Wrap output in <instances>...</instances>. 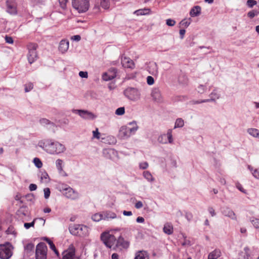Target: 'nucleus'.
I'll use <instances>...</instances> for the list:
<instances>
[{"label":"nucleus","mask_w":259,"mask_h":259,"mask_svg":"<svg viewBox=\"0 0 259 259\" xmlns=\"http://www.w3.org/2000/svg\"><path fill=\"white\" fill-rule=\"evenodd\" d=\"M37 146L50 155H61L66 151L63 143L53 139H44L38 141Z\"/></svg>","instance_id":"f257e3e1"},{"label":"nucleus","mask_w":259,"mask_h":259,"mask_svg":"<svg viewBox=\"0 0 259 259\" xmlns=\"http://www.w3.org/2000/svg\"><path fill=\"white\" fill-rule=\"evenodd\" d=\"M139 126L136 121H132L122 126L119 131V136L122 139H127L136 134Z\"/></svg>","instance_id":"f03ea898"},{"label":"nucleus","mask_w":259,"mask_h":259,"mask_svg":"<svg viewBox=\"0 0 259 259\" xmlns=\"http://www.w3.org/2000/svg\"><path fill=\"white\" fill-rule=\"evenodd\" d=\"M117 230H110L102 233L101 235V239L104 244L108 248L115 246L117 243V240L114 236V233Z\"/></svg>","instance_id":"7ed1b4c3"},{"label":"nucleus","mask_w":259,"mask_h":259,"mask_svg":"<svg viewBox=\"0 0 259 259\" xmlns=\"http://www.w3.org/2000/svg\"><path fill=\"white\" fill-rule=\"evenodd\" d=\"M69 231L73 235L84 237L89 235V228L80 224H73L70 226Z\"/></svg>","instance_id":"20e7f679"},{"label":"nucleus","mask_w":259,"mask_h":259,"mask_svg":"<svg viewBox=\"0 0 259 259\" xmlns=\"http://www.w3.org/2000/svg\"><path fill=\"white\" fill-rule=\"evenodd\" d=\"M59 190L68 199L75 200L79 198L78 193L67 185L61 184L59 186Z\"/></svg>","instance_id":"39448f33"},{"label":"nucleus","mask_w":259,"mask_h":259,"mask_svg":"<svg viewBox=\"0 0 259 259\" xmlns=\"http://www.w3.org/2000/svg\"><path fill=\"white\" fill-rule=\"evenodd\" d=\"M123 94L127 99L133 102L140 100L141 97L140 90L136 88H127L123 91Z\"/></svg>","instance_id":"423d86ee"},{"label":"nucleus","mask_w":259,"mask_h":259,"mask_svg":"<svg viewBox=\"0 0 259 259\" xmlns=\"http://www.w3.org/2000/svg\"><path fill=\"white\" fill-rule=\"evenodd\" d=\"M73 8L79 13L87 12L90 8V0H72Z\"/></svg>","instance_id":"0eeeda50"},{"label":"nucleus","mask_w":259,"mask_h":259,"mask_svg":"<svg viewBox=\"0 0 259 259\" xmlns=\"http://www.w3.org/2000/svg\"><path fill=\"white\" fill-rule=\"evenodd\" d=\"M13 246L9 242L0 244V258H10L13 255Z\"/></svg>","instance_id":"6e6552de"},{"label":"nucleus","mask_w":259,"mask_h":259,"mask_svg":"<svg viewBox=\"0 0 259 259\" xmlns=\"http://www.w3.org/2000/svg\"><path fill=\"white\" fill-rule=\"evenodd\" d=\"M221 91L218 88H214L209 95V99L197 100L194 102V104H201L203 103L215 102L221 98Z\"/></svg>","instance_id":"1a4fd4ad"},{"label":"nucleus","mask_w":259,"mask_h":259,"mask_svg":"<svg viewBox=\"0 0 259 259\" xmlns=\"http://www.w3.org/2000/svg\"><path fill=\"white\" fill-rule=\"evenodd\" d=\"M159 143L162 144H173L172 129H168L166 133L161 134L157 139Z\"/></svg>","instance_id":"9d476101"},{"label":"nucleus","mask_w":259,"mask_h":259,"mask_svg":"<svg viewBox=\"0 0 259 259\" xmlns=\"http://www.w3.org/2000/svg\"><path fill=\"white\" fill-rule=\"evenodd\" d=\"M47 247L45 243H38L36 247V259H46Z\"/></svg>","instance_id":"9b49d317"},{"label":"nucleus","mask_w":259,"mask_h":259,"mask_svg":"<svg viewBox=\"0 0 259 259\" xmlns=\"http://www.w3.org/2000/svg\"><path fill=\"white\" fill-rule=\"evenodd\" d=\"M72 112L86 120H93L97 117L94 113L87 110L73 109Z\"/></svg>","instance_id":"f8f14e48"},{"label":"nucleus","mask_w":259,"mask_h":259,"mask_svg":"<svg viewBox=\"0 0 259 259\" xmlns=\"http://www.w3.org/2000/svg\"><path fill=\"white\" fill-rule=\"evenodd\" d=\"M37 45L35 44H30L28 46V53L27 55V58L30 64H32L37 59Z\"/></svg>","instance_id":"ddd939ff"},{"label":"nucleus","mask_w":259,"mask_h":259,"mask_svg":"<svg viewBox=\"0 0 259 259\" xmlns=\"http://www.w3.org/2000/svg\"><path fill=\"white\" fill-rule=\"evenodd\" d=\"M150 95L154 102L162 103L164 102V97L159 88H153L151 91Z\"/></svg>","instance_id":"4468645a"},{"label":"nucleus","mask_w":259,"mask_h":259,"mask_svg":"<svg viewBox=\"0 0 259 259\" xmlns=\"http://www.w3.org/2000/svg\"><path fill=\"white\" fill-rule=\"evenodd\" d=\"M55 166L60 177L65 178L68 176V174L64 170L65 163L63 160L60 158L57 159L55 161Z\"/></svg>","instance_id":"2eb2a0df"},{"label":"nucleus","mask_w":259,"mask_h":259,"mask_svg":"<svg viewBox=\"0 0 259 259\" xmlns=\"http://www.w3.org/2000/svg\"><path fill=\"white\" fill-rule=\"evenodd\" d=\"M103 156L107 159L112 160L118 159V153L115 150L111 148H105L103 150Z\"/></svg>","instance_id":"dca6fc26"},{"label":"nucleus","mask_w":259,"mask_h":259,"mask_svg":"<svg viewBox=\"0 0 259 259\" xmlns=\"http://www.w3.org/2000/svg\"><path fill=\"white\" fill-rule=\"evenodd\" d=\"M75 255V249L73 245H70L68 248L62 253V259H74Z\"/></svg>","instance_id":"f3484780"},{"label":"nucleus","mask_w":259,"mask_h":259,"mask_svg":"<svg viewBox=\"0 0 259 259\" xmlns=\"http://www.w3.org/2000/svg\"><path fill=\"white\" fill-rule=\"evenodd\" d=\"M116 69L113 68H110L107 72L102 74V79L104 81H107L113 79L116 76Z\"/></svg>","instance_id":"a211bd4d"},{"label":"nucleus","mask_w":259,"mask_h":259,"mask_svg":"<svg viewBox=\"0 0 259 259\" xmlns=\"http://www.w3.org/2000/svg\"><path fill=\"white\" fill-rule=\"evenodd\" d=\"M222 213L224 216L228 217L232 220H237V217L236 215V214L233 211V210L229 207H223L222 210Z\"/></svg>","instance_id":"6ab92c4d"},{"label":"nucleus","mask_w":259,"mask_h":259,"mask_svg":"<svg viewBox=\"0 0 259 259\" xmlns=\"http://www.w3.org/2000/svg\"><path fill=\"white\" fill-rule=\"evenodd\" d=\"M121 63L123 67L125 68H133L135 66L133 61L126 57H122L121 58Z\"/></svg>","instance_id":"aec40b11"},{"label":"nucleus","mask_w":259,"mask_h":259,"mask_svg":"<svg viewBox=\"0 0 259 259\" xmlns=\"http://www.w3.org/2000/svg\"><path fill=\"white\" fill-rule=\"evenodd\" d=\"M69 41L66 39L62 40L59 46V50L62 53H65L67 51L69 48Z\"/></svg>","instance_id":"412c9836"},{"label":"nucleus","mask_w":259,"mask_h":259,"mask_svg":"<svg viewBox=\"0 0 259 259\" xmlns=\"http://www.w3.org/2000/svg\"><path fill=\"white\" fill-rule=\"evenodd\" d=\"M201 8L199 6L193 7L190 11V15L192 17L198 16L201 14Z\"/></svg>","instance_id":"4be33fe9"},{"label":"nucleus","mask_w":259,"mask_h":259,"mask_svg":"<svg viewBox=\"0 0 259 259\" xmlns=\"http://www.w3.org/2000/svg\"><path fill=\"white\" fill-rule=\"evenodd\" d=\"M148 71L149 73L152 75H156L158 74V67L155 63H150L148 67Z\"/></svg>","instance_id":"5701e85b"},{"label":"nucleus","mask_w":259,"mask_h":259,"mask_svg":"<svg viewBox=\"0 0 259 259\" xmlns=\"http://www.w3.org/2000/svg\"><path fill=\"white\" fill-rule=\"evenodd\" d=\"M103 220H109V219H114L116 218V214L110 211H106L103 212Z\"/></svg>","instance_id":"b1692460"},{"label":"nucleus","mask_w":259,"mask_h":259,"mask_svg":"<svg viewBox=\"0 0 259 259\" xmlns=\"http://www.w3.org/2000/svg\"><path fill=\"white\" fill-rule=\"evenodd\" d=\"M28 212L26 207L20 208L17 211V215L21 219H23L24 217L27 215Z\"/></svg>","instance_id":"393cba45"},{"label":"nucleus","mask_w":259,"mask_h":259,"mask_svg":"<svg viewBox=\"0 0 259 259\" xmlns=\"http://www.w3.org/2000/svg\"><path fill=\"white\" fill-rule=\"evenodd\" d=\"M196 92L199 94H203L207 92V87L206 84H199L196 88Z\"/></svg>","instance_id":"a878e982"},{"label":"nucleus","mask_w":259,"mask_h":259,"mask_svg":"<svg viewBox=\"0 0 259 259\" xmlns=\"http://www.w3.org/2000/svg\"><path fill=\"white\" fill-rule=\"evenodd\" d=\"M143 176L149 182L153 183L155 181L154 178L149 171H144L143 172Z\"/></svg>","instance_id":"bb28decb"},{"label":"nucleus","mask_w":259,"mask_h":259,"mask_svg":"<svg viewBox=\"0 0 259 259\" xmlns=\"http://www.w3.org/2000/svg\"><path fill=\"white\" fill-rule=\"evenodd\" d=\"M150 9L148 8H144L135 11L134 12V14L136 15L137 16H142L148 15L150 13Z\"/></svg>","instance_id":"cd10ccee"},{"label":"nucleus","mask_w":259,"mask_h":259,"mask_svg":"<svg viewBox=\"0 0 259 259\" xmlns=\"http://www.w3.org/2000/svg\"><path fill=\"white\" fill-rule=\"evenodd\" d=\"M247 133L251 136L258 138L259 136V130L254 128H249L247 130Z\"/></svg>","instance_id":"c85d7f7f"},{"label":"nucleus","mask_w":259,"mask_h":259,"mask_svg":"<svg viewBox=\"0 0 259 259\" xmlns=\"http://www.w3.org/2000/svg\"><path fill=\"white\" fill-rule=\"evenodd\" d=\"M221 256V251L219 250H214L210 252L208 256V259H217Z\"/></svg>","instance_id":"c756f323"},{"label":"nucleus","mask_w":259,"mask_h":259,"mask_svg":"<svg viewBox=\"0 0 259 259\" xmlns=\"http://www.w3.org/2000/svg\"><path fill=\"white\" fill-rule=\"evenodd\" d=\"M135 259H149V257L146 252L139 251L136 253Z\"/></svg>","instance_id":"7c9ffc66"},{"label":"nucleus","mask_w":259,"mask_h":259,"mask_svg":"<svg viewBox=\"0 0 259 259\" xmlns=\"http://www.w3.org/2000/svg\"><path fill=\"white\" fill-rule=\"evenodd\" d=\"M248 168L250 171L254 178L259 179V168L254 169L251 166L248 165Z\"/></svg>","instance_id":"2f4dec72"},{"label":"nucleus","mask_w":259,"mask_h":259,"mask_svg":"<svg viewBox=\"0 0 259 259\" xmlns=\"http://www.w3.org/2000/svg\"><path fill=\"white\" fill-rule=\"evenodd\" d=\"M163 230L165 233L170 235L173 232V227L171 224H166L164 225Z\"/></svg>","instance_id":"473e14b6"},{"label":"nucleus","mask_w":259,"mask_h":259,"mask_svg":"<svg viewBox=\"0 0 259 259\" xmlns=\"http://www.w3.org/2000/svg\"><path fill=\"white\" fill-rule=\"evenodd\" d=\"M117 245H122L124 248H127L129 246V243L128 241L124 240L123 238L121 237H120L117 241Z\"/></svg>","instance_id":"72a5a7b5"},{"label":"nucleus","mask_w":259,"mask_h":259,"mask_svg":"<svg viewBox=\"0 0 259 259\" xmlns=\"http://www.w3.org/2000/svg\"><path fill=\"white\" fill-rule=\"evenodd\" d=\"M92 220L94 222H99L101 220H103V213H96L92 215Z\"/></svg>","instance_id":"f704fd0d"},{"label":"nucleus","mask_w":259,"mask_h":259,"mask_svg":"<svg viewBox=\"0 0 259 259\" xmlns=\"http://www.w3.org/2000/svg\"><path fill=\"white\" fill-rule=\"evenodd\" d=\"M184 125V121L182 118H179L176 119L175 123L174 128H181Z\"/></svg>","instance_id":"c9c22d12"},{"label":"nucleus","mask_w":259,"mask_h":259,"mask_svg":"<svg viewBox=\"0 0 259 259\" xmlns=\"http://www.w3.org/2000/svg\"><path fill=\"white\" fill-rule=\"evenodd\" d=\"M111 0H101V6L104 9H108L110 5Z\"/></svg>","instance_id":"e433bc0d"},{"label":"nucleus","mask_w":259,"mask_h":259,"mask_svg":"<svg viewBox=\"0 0 259 259\" xmlns=\"http://www.w3.org/2000/svg\"><path fill=\"white\" fill-rule=\"evenodd\" d=\"M33 162L35 166L38 168H40L42 166V163L41 161L37 157H35L33 159Z\"/></svg>","instance_id":"4c0bfd02"},{"label":"nucleus","mask_w":259,"mask_h":259,"mask_svg":"<svg viewBox=\"0 0 259 259\" xmlns=\"http://www.w3.org/2000/svg\"><path fill=\"white\" fill-rule=\"evenodd\" d=\"M191 21V18L184 19L181 21L180 24L183 27H187L190 24Z\"/></svg>","instance_id":"58836bf2"},{"label":"nucleus","mask_w":259,"mask_h":259,"mask_svg":"<svg viewBox=\"0 0 259 259\" xmlns=\"http://www.w3.org/2000/svg\"><path fill=\"white\" fill-rule=\"evenodd\" d=\"M40 179L43 182L46 183L49 180V176L47 172L43 171L41 173Z\"/></svg>","instance_id":"ea45409f"},{"label":"nucleus","mask_w":259,"mask_h":259,"mask_svg":"<svg viewBox=\"0 0 259 259\" xmlns=\"http://www.w3.org/2000/svg\"><path fill=\"white\" fill-rule=\"evenodd\" d=\"M116 115L118 116L123 115L125 113V108L124 107L118 108L115 112Z\"/></svg>","instance_id":"a19ab883"},{"label":"nucleus","mask_w":259,"mask_h":259,"mask_svg":"<svg viewBox=\"0 0 259 259\" xmlns=\"http://www.w3.org/2000/svg\"><path fill=\"white\" fill-rule=\"evenodd\" d=\"M101 134L99 132L98 129L97 128L96 130L93 131V138L100 139L101 138Z\"/></svg>","instance_id":"79ce46f5"},{"label":"nucleus","mask_w":259,"mask_h":259,"mask_svg":"<svg viewBox=\"0 0 259 259\" xmlns=\"http://www.w3.org/2000/svg\"><path fill=\"white\" fill-rule=\"evenodd\" d=\"M49 245L50 246V248L54 251V252L55 253V254L57 255V256H59V252L58 251V250H57L56 247H55V245H54V244L53 243V242H49Z\"/></svg>","instance_id":"37998d69"},{"label":"nucleus","mask_w":259,"mask_h":259,"mask_svg":"<svg viewBox=\"0 0 259 259\" xmlns=\"http://www.w3.org/2000/svg\"><path fill=\"white\" fill-rule=\"evenodd\" d=\"M257 4L256 1L255 0H248L247 1L246 4L249 8H252Z\"/></svg>","instance_id":"c03bdc74"},{"label":"nucleus","mask_w":259,"mask_h":259,"mask_svg":"<svg viewBox=\"0 0 259 259\" xmlns=\"http://www.w3.org/2000/svg\"><path fill=\"white\" fill-rule=\"evenodd\" d=\"M35 220H34L31 223H24V226L25 227V228L26 229H29L30 227H33L34 226V223H35Z\"/></svg>","instance_id":"a18cd8bd"},{"label":"nucleus","mask_w":259,"mask_h":259,"mask_svg":"<svg viewBox=\"0 0 259 259\" xmlns=\"http://www.w3.org/2000/svg\"><path fill=\"white\" fill-rule=\"evenodd\" d=\"M34 248V245L32 243H28L25 246V250L28 252L32 251Z\"/></svg>","instance_id":"49530a36"},{"label":"nucleus","mask_w":259,"mask_h":259,"mask_svg":"<svg viewBox=\"0 0 259 259\" xmlns=\"http://www.w3.org/2000/svg\"><path fill=\"white\" fill-rule=\"evenodd\" d=\"M257 14H258V12L256 11L252 10V11H249L247 13V16L250 18H253L255 16H256L257 15Z\"/></svg>","instance_id":"de8ad7c7"},{"label":"nucleus","mask_w":259,"mask_h":259,"mask_svg":"<svg viewBox=\"0 0 259 259\" xmlns=\"http://www.w3.org/2000/svg\"><path fill=\"white\" fill-rule=\"evenodd\" d=\"M44 197L46 199L49 198L50 195V190L49 188H46L44 189Z\"/></svg>","instance_id":"09e8293b"},{"label":"nucleus","mask_w":259,"mask_h":259,"mask_svg":"<svg viewBox=\"0 0 259 259\" xmlns=\"http://www.w3.org/2000/svg\"><path fill=\"white\" fill-rule=\"evenodd\" d=\"M33 88V85L32 83H28L25 85V91L28 92L30 91Z\"/></svg>","instance_id":"8fccbe9b"},{"label":"nucleus","mask_w":259,"mask_h":259,"mask_svg":"<svg viewBox=\"0 0 259 259\" xmlns=\"http://www.w3.org/2000/svg\"><path fill=\"white\" fill-rule=\"evenodd\" d=\"M251 223L255 228H259V219H253L251 220Z\"/></svg>","instance_id":"3c124183"},{"label":"nucleus","mask_w":259,"mask_h":259,"mask_svg":"<svg viewBox=\"0 0 259 259\" xmlns=\"http://www.w3.org/2000/svg\"><path fill=\"white\" fill-rule=\"evenodd\" d=\"M176 21L171 19H168L166 21V24L169 26H173L176 24Z\"/></svg>","instance_id":"603ef678"},{"label":"nucleus","mask_w":259,"mask_h":259,"mask_svg":"<svg viewBox=\"0 0 259 259\" xmlns=\"http://www.w3.org/2000/svg\"><path fill=\"white\" fill-rule=\"evenodd\" d=\"M147 82L148 84L151 85L154 83V79L153 77L151 76H148L147 77Z\"/></svg>","instance_id":"864d4df0"},{"label":"nucleus","mask_w":259,"mask_h":259,"mask_svg":"<svg viewBox=\"0 0 259 259\" xmlns=\"http://www.w3.org/2000/svg\"><path fill=\"white\" fill-rule=\"evenodd\" d=\"M40 124L42 125H48L51 123V122L47 119L42 118L39 120Z\"/></svg>","instance_id":"5fc2aeb1"},{"label":"nucleus","mask_w":259,"mask_h":259,"mask_svg":"<svg viewBox=\"0 0 259 259\" xmlns=\"http://www.w3.org/2000/svg\"><path fill=\"white\" fill-rule=\"evenodd\" d=\"M59 2L60 7L62 9H64L66 8L67 0H59Z\"/></svg>","instance_id":"6e6d98bb"},{"label":"nucleus","mask_w":259,"mask_h":259,"mask_svg":"<svg viewBox=\"0 0 259 259\" xmlns=\"http://www.w3.org/2000/svg\"><path fill=\"white\" fill-rule=\"evenodd\" d=\"M139 166L140 168L145 169L148 167V163L147 162H143L140 163Z\"/></svg>","instance_id":"4d7b16f0"},{"label":"nucleus","mask_w":259,"mask_h":259,"mask_svg":"<svg viewBox=\"0 0 259 259\" xmlns=\"http://www.w3.org/2000/svg\"><path fill=\"white\" fill-rule=\"evenodd\" d=\"M79 75L80 77L82 78H88V74L87 71H80L79 72Z\"/></svg>","instance_id":"13d9d810"},{"label":"nucleus","mask_w":259,"mask_h":259,"mask_svg":"<svg viewBox=\"0 0 259 259\" xmlns=\"http://www.w3.org/2000/svg\"><path fill=\"white\" fill-rule=\"evenodd\" d=\"M135 206L137 209L141 208L143 206L142 202H141V201H137L136 203Z\"/></svg>","instance_id":"bf43d9fd"},{"label":"nucleus","mask_w":259,"mask_h":259,"mask_svg":"<svg viewBox=\"0 0 259 259\" xmlns=\"http://www.w3.org/2000/svg\"><path fill=\"white\" fill-rule=\"evenodd\" d=\"M5 40L7 43L10 44H12L13 43V39L12 37L10 36H6L5 37Z\"/></svg>","instance_id":"052dcab7"},{"label":"nucleus","mask_w":259,"mask_h":259,"mask_svg":"<svg viewBox=\"0 0 259 259\" xmlns=\"http://www.w3.org/2000/svg\"><path fill=\"white\" fill-rule=\"evenodd\" d=\"M71 40L78 41L80 40L81 37L79 35H73L71 38Z\"/></svg>","instance_id":"680f3d73"},{"label":"nucleus","mask_w":259,"mask_h":259,"mask_svg":"<svg viewBox=\"0 0 259 259\" xmlns=\"http://www.w3.org/2000/svg\"><path fill=\"white\" fill-rule=\"evenodd\" d=\"M208 211L211 215V217H214L215 215V210L212 207H209L208 209Z\"/></svg>","instance_id":"e2e57ef3"},{"label":"nucleus","mask_w":259,"mask_h":259,"mask_svg":"<svg viewBox=\"0 0 259 259\" xmlns=\"http://www.w3.org/2000/svg\"><path fill=\"white\" fill-rule=\"evenodd\" d=\"M29 189L31 191H35L37 189V186L34 184H31L29 186Z\"/></svg>","instance_id":"0e129e2a"},{"label":"nucleus","mask_w":259,"mask_h":259,"mask_svg":"<svg viewBox=\"0 0 259 259\" xmlns=\"http://www.w3.org/2000/svg\"><path fill=\"white\" fill-rule=\"evenodd\" d=\"M7 234H15V231L12 227H9L6 231Z\"/></svg>","instance_id":"69168bd1"},{"label":"nucleus","mask_w":259,"mask_h":259,"mask_svg":"<svg viewBox=\"0 0 259 259\" xmlns=\"http://www.w3.org/2000/svg\"><path fill=\"white\" fill-rule=\"evenodd\" d=\"M136 221L139 223H143L144 222L145 219L142 217H138L136 219Z\"/></svg>","instance_id":"338daca9"},{"label":"nucleus","mask_w":259,"mask_h":259,"mask_svg":"<svg viewBox=\"0 0 259 259\" xmlns=\"http://www.w3.org/2000/svg\"><path fill=\"white\" fill-rule=\"evenodd\" d=\"M236 187L241 192H243V193H245V190H244V189L243 188L242 186H241V184L238 183L236 184Z\"/></svg>","instance_id":"774afa93"}]
</instances>
